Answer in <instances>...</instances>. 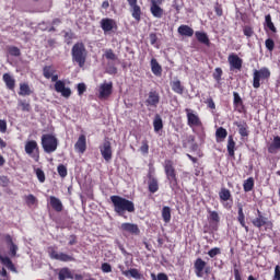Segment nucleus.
I'll return each instance as SVG.
<instances>
[{
    "label": "nucleus",
    "instance_id": "53",
    "mask_svg": "<svg viewBox=\"0 0 280 280\" xmlns=\"http://www.w3.org/2000/svg\"><path fill=\"white\" fill-rule=\"evenodd\" d=\"M213 78H214V80H217V82H220V80H222V68H215Z\"/></svg>",
    "mask_w": 280,
    "mask_h": 280
},
{
    "label": "nucleus",
    "instance_id": "26",
    "mask_svg": "<svg viewBox=\"0 0 280 280\" xmlns=\"http://www.w3.org/2000/svg\"><path fill=\"white\" fill-rule=\"evenodd\" d=\"M49 200H50V206L52 207V209L56 210L58 213H60V211H62V209H63L62 201H60L58 199V197H54V196H50Z\"/></svg>",
    "mask_w": 280,
    "mask_h": 280
},
{
    "label": "nucleus",
    "instance_id": "35",
    "mask_svg": "<svg viewBox=\"0 0 280 280\" xmlns=\"http://www.w3.org/2000/svg\"><path fill=\"white\" fill-rule=\"evenodd\" d=\"M153 128L154 132H159L160 130H163V119L160 115H155L153 120Z\"/></svg>",
    "mask_w": 280,
    "mask_h": 280
},
{
    "label": "nucleus",
    "instance_id": "20",
    "mask_svg": "<svg viewBox=\"0 0 280 280\" xmlns=\"http://www.w3.org/2000/svg\"><path fill=\"white\" fill-rule=\"evenodd\" d=\"M258 217L252 221V224L256 226V229H261L268 222V219L261 215V211L257 210Z\"/></svg>",
    "mask_w": 280,
    "mask_h": 280
},
{
    "label": "nucleus",
    "instance_id": "13",
    "mask_svg": "<svg viewBox=\"0 0 280 280\" xmlns=\"http://www.w3.org/2000/svg\"><path fill=\"white\" fill-rule=\"evenodd\" d=\"M159 102H161V96L159 95V92L156 91L149 92V96L145 101V105L151 108H156V106H159Z\"/></svg>",
    "mask_w": 280,
    "mask_h": 280
},
{
    "label": "nucleus",
    "instance_id": "56",
    "mask_svg": "<svg viewBox=\"0 0 280 280\" xmlns=\"http://www.w3.org/2000/svg\"><path fill=\"white\" fill-rule=\"evenodd\" d=\"M210 220H212V222H220V214L215 211H210Z\"/></svg>",
    "mask_w": 280,
    "mask_h": 280
},
{
    "label": "nucleus",
    "instance_id": "23",
    "mask_svg": "<svg viewBox=\"0 0 280 280\" xmlns=\"http://www.w3.org/2000/svg\"><path fill=\"white\" fill-rule=\"evenodd\" d=\"M177 32L178 34H180V36H188V37H191L194 36V28H191L189 25H180L178 28H177Z\"/></svg>",
    "mask_w": 280,
    "mask_h": 280
},
{
    "label": "nucleus",
    "instance_id": "5",
    "mask_svg": "<svg viewBox=\"0 0 280 280\" xmlns=\"http://www.w3.org/2000/svg\"><path fill=\"white\" fill-rule=\"evenodd\" d=\"M25 152L31 156V159H34L36 163H38L40 159V151L38 149V142L35 140H30L25 143Z\"/></svg>",
    "mask_w": 280,
    "mask_h": 280
},
{
    "label": "nucleus",
    "instance_id": "39",
    "mask_svg": "<svg viewBox=\"0 0 280 280\" xmlns=\"http://www.w3.org/2000/svg\"><path fill=\"white\" fill-rule=\"evenodd\" d=\"M219 198L223 202H226V200H231V190L222 188L221 191L219 192Z\"/></svg>",
    "mask_w": 280,
    "mask_h": 280
},
{
    "label": "nucleus",
    "instance_id": "6",
    "mask_svg": "<svg viewBox=\"0 0 280 280\" xmlns=\"http://www.w3.org/2000/svg\"><path fill=\"white\" fill-rule=\"evenodd\" d=\"M164 172L170 184L177 185L178 179L176 178V170L174 168V162H172V160H165Z\"/></svg>",
    "mask_w": 280,
    "mask_h": 280
},
{
    "label": "nucleus",
    "instance_id": "44",
    "mask_svg": "<svg viewBox=\"0 0 280 280\" xmlns=\"http://www.w3.org/2000/svg\"><path fill=\"white\" fill-rule=\"evenodd\" d=\"M104 58H106V60H112L113 62H115V60H117V55H115L113 49H106L104 52Z\"/></svg>",
    "mask_w": 280,
    "mask_h": 280
},
{
    "label": "nucleus",
    "instance_id": "22",
    "mask_svg": "<svg viewBox=\"0 0 280 280\" xmlns=\"http://www.w3.org/2000/svg\"><path fill=\"white\" fill-rule=\"evenodd\" d=\"M2 79L7 85V89H9L10 91H14V86L16 84V81L14 80V78L10 75V73H4Z\"/></svg>",
    "mask_w": 280,
    "mask_h": 280
},
{
    "label": "nucleus",
    "instance_id": "1",
    "mask_svg": "<svg viewBox=\"0 0 280 280\" xmlns=\"http://www.w3.org/2000/svg\"><path fill=\"white\" fill-rule=\"evenodd\" d=\"M110 201L114 205V211L119 215H124L126 211L135 213V202L117 195L112 196Z\"/></svg>",
    "mask_w": 280,
    "mask_h": 280
},
{
    "label": "nucleus",
    "instance_id": "51",
    "mask_svg": "<svg viewBox=\"0 0 280 280\" xmlns=\"http://www.w3.org/2000/svg\"><path fill=\"white\" fill-rule=\"evenodd\" d=\"M10 56H21V50L18 47H9L8 49Z\"/></svg>",
    "mask_w": 280,
    "mask_h": 280
},
{
    "label": "nucleus",
    "instance_id": "7",
    "mask_svg": "<svg viewBox=\"0 0 280 280\" xmlns=\"http://www.w3.org/2000/svg\"><path fill=\"white\" fill-rule=\"evenodd\" d=\"M186 117H187V125L189 128H202V121L198 114L194 112V109L186 108Z\"/></svg>",
    "mask_w": 280,
    "mask_h": 280
},
{
    "label": "nucleus",
    "instance_id": "58",
    "mask_svg": "<svg viewBox=\"0 0 280 280\" xmlns=\"http://www.w3.org/2000/svg\"><path fill=\"white\" fill-rule=\"evenodd\" d=\"M272 280H280V266L279 265H277L275 267Z\"/></svg>",
    "mask_w": 280,
    "mask_h": 280
},
{
    "label": "nucleus",
    "instance_id": "38",
    "mask_svg": "<svg viewBox=\"0 0 280 280\" xmlns=\"http://www.w3.org/2000/svg\"><path fill=\"white\" fill-rule=\"evenodd\" d=\"M19 95H22L23 97H25L26 95H32V90L30 89V85L27 83L20 84Z\"/></svg>",
    "mask_w": 280,
    "mask_h": 280
},
{
    "label": "nucleus",
    "instance_id": "48",
    "mask_svg": "<svg viewBox=\"0 0 280 280\" xmlns=\"http://www.w3.org/2000/svg\"><path fill=\"white\" fill-rule=\"evenodd\" d=\"M57 172H58L59 176H61V178H66V176H67V166H65L62 164L59 165L57 167Z\"/></svg>",
    "mask_w": 280,
    "mask_h": 280
},
{
    "label": "nucleus",
    "instance_id": "18",
    "mask_svg": "<svg viewBox=\"0 0 280 280\" xmlns=\"http://www.w3.org/2000/svg\"><path fill=\"white\" fill-rule=\"evenodd\" d=\"M207 266V262L202 260V258H197L195 261V273L196 277L202 278V272L205 271V268Z\"/></svg>",
    "mask_w": 280,
    "mask_h": 280
},
{
    "label": "nucleus",
    "instance_id": "62",
    "mask_svg": "<svg viewBox=\"0 0 280 280\" xmlns=\"http://www.w3.org/2000/svg\"><path fill=\"white\" fill-rule=\"evenodd\" d=\"M237 221L240 222L241 226H246V215L238 214Z\"/></svg>",
    "mask_w": 280,
    "mask_h": 280
},
{
    "label": "nucleus",
    "instance_id": "52",
    "mask_svg": "<svg viewBox=\"0 0 280 280\" xmlns=\"http://www.w3.org/2000/svg\"><path fill=\"white\" fill-rule=\"evenodd\" d=\"M243 34H244V36H247V38H250V36H253V34H254L253 27L245 26L243 28Z\"/></svg>",
    "mask_w": 280,
    "mask_h": 280
},
{
    "label": "nucleus",
    "instance_id": "42",
    "mask_svg": "<svg viewBox=\"0 0 280 280\" xmlns=\"http://www.w3.org/2000/svg\"><path fill=\"white\" fill-rule=\"evenodd\" d=\"M66 279H71V271L69 268H62L59 271V280H66Z\"/></svg>",
    "mask_w": 280,
    "mask_h": 280
},
{
    "label": "nucleus",
    "instance_id": "61",
    "mask_svg": "<svg viewBox=\"0 0 280 280\" xmlns=\"http://www.w3.org/2000/svg\"><path fill=\"white\" fill-rule=\"evenodd\" d=\"M8 130V122L5 120L0 119V132H7Z\"/></svg>",
    "mask_w": 280,
    "mask_h": 280
},
{
    "label": "nucleus",
    "instance_id": "17",
    "mask_svg": "<svg viewBox=\"0 0 280 280\" xmlns=\"http://www.w3.org/2000/svg\"><path fill=\"white\" fill-rule=\"evenodd\" d=\"M74 149L79 154H84L86 152V136L81 135L74 144Z\"/></svg>",
    "mask_w": 280,
    "mask_h": 280
},
{
    "label": "nucleus",
    "instance_id": "57",
    "mask_svg": "<svg viewBox=\"0 0 280 280\" xmlns=\"http://www.w3.org/2000/svg\"><path fill=\"white\" fill-rule=\"evenodd\" d=\"M77 89H78V94H79V95H83L84 92L86 91V84H84V83H79L78 86H77Z\"/></svg>",
    "mask_w": 280,
    "mask_h": 280
},
{
    "label": "nucleus",
    "instance_id": "37",
    "mask_svg": "<svg viewBox=\"0 0 280 280\" xmlns=\"http://www.w3.org/2000/svg\"><path fill=\"white\" fill-rule=\"evenodd\" d=\"M255 187V179L253 177H248L244 184H243V189L244 191L248 192V191H253Z\"/></svg>",
    "mask_w": 280,
    "mask_h": 280
},
{
    "label": "nucleus",
    "instance_id": "41",
    "mask_svg": "<svg viewBox=\"0 0 280 280\" xmlns=\"http://www.w3.org/2000/svg\"><path fill=\"white\" fill-rule=\"evenodd\" d=\"M54 73H56V69H54V67H51V66L44 67V69H43L44 78L49 80L51 78V75H54Z\"/></svg>",
    "mask_w": 280,
    "mask_h": 280
},
{
    "label": "nucleus",
    "instance_id": "34",
    "mask_svg": "<svg viewBox=\"0 0 280 280\" xmlns=\"http://www.w3.org/2000/svg\"><path fill=\"white\" fill-rule=\"evenodd\" d=\"M149 191L151 194H156V191H159V180L154 177H150L149 179Z\"/></svg>",
    "mask_w": 280,
    "mask_h": 280
},
{
    "label": "nucleus",
    "instance_id": "15",
    "mask_svg": "<svg viewBox=\"0 0 280 280\" xmlns=\"http://www.w3.org/2000/svg\"><path fill=\"white\" fill-rule=\"evenodd\" d=\"M119 229L122 233H130L131 235H139L141 233L139 225L135 223H122Z\"/></svg>",
    "mask_w": 280,
    "mask_h": 280
},
{
    "label": "nucleus",
    "instance_id": "12",
    "mask_svg": "<svg viewBox=\"0 0 280 280\" xmlns=\"http://www.w3.org/2000/svg\"><path fill=\"white\" fill-rule=\"evenodd\" d=\"M100 152L105 161H110L113 159V149L110 147V141H105L100 147Z\"/></svg>",
    "mask_w": 280,
    "mask_h": 280
},
{
    "label": "nucleus",
    "instance_id": "47",
    "mask_svg": "<svg viewBox=\"0 0 280 280\" xmlns=\"http://www.w3.org/2000/svg\"><path fill=\"white\" fill-rule=\"evenodd\" d=\"M151 279L152 280H170V278L164 272L158 273V276L154 273H151Z\"/></svg>",
    "mask_w": 280,
    "mask_h": 280
},
{
    "label": "nucleus",
    "instance_id": "59",
    "mask_svg": "<svg viewBox=\"0 0 280 280\" xmlns=\"http://www.w3.org/2000/svg\"><path fill=\"white\" fill-rule=\"evenodd\" d=\"M199 137V141L195 142L196 148H198V145H202V143H205V131L198 133Z\"/></svg>",
    "mask_w": 280,
    "mask_h": 280
},
{
    "label": "nucleus",
    "instance_id": "27",
    "mask_svg": "<svg viewBox=\"0 0 280 280\" xmlns=\"http://www.w3.org/2000/svg\"><path fill=\"white\" fill-rule=\"evenodd\" d=\"M172 86V91H174V93H177L178 95H183V93H185V86H183V84L180 83V80H175L171 83Z\"/></svg>",
    "mask_w": 280,
    "mask_h": 280
},
{
    "label": "nucleus",
    "instance_id": "33",
    "mask_svg": "<svg viewBox=\"0 0 280 280\" xmlns=\"http://www.w3.org/2000/svg\"><path fill=\"white\" fill-rule=\"evenodd\" d=\"M228 153L230 156H235V140H233V136L228 138Z\"/></svg>",
    "mask_w": 280,
    "mask_h": 280
},
{
    "label": "nucleus",
    "instance_id": "3",
    "mask_svg": "<svg viewBox=\"0 0 280 280\" xmlns=\"http://www.w3.org/2000/svg\"><path fill=\"white\" fill-rule=\"evenodd\" d=\"M42 148L46 154H51L58 150V138L51 133L42 136Z\"/></svg>",
    "mask_w": 280,
    "mask_h": 280
},
{
    "label": "nucleus",
    "instance_id": "21",
    "mask_svg": "<svg viewBox=\"0 0 280 280\" xmlns=\"http://www.w3.org/2000/svg\"><path fill=\"white\" fill-rule=\"evenodd\" d=\"M280 150V137L276 136L272 143L268 147L269 154H277Z\"/></svg>",
    "mask_w": 280,
    "mask_h": 280
},
{
    "label": "nucleus",
    "instance_id": "64",
    "mask_svg": "<svg viewBox=\"0 0 280 280\" xmlns=\"http://www.w3.org/2000/svg\"><path fill=\"white\" fill-rule=\"evenodd\" d=\"M214 12H215L217 16H222V14H223L222 7L220 4H215Z\"/></svg>",
    "mask_w": 280,
    "mask_h": 280
},
{
    "label": "nucleus",
    "instance_id": "49",
    "mask_svg": "<svg viewBox=\"0 0 280 280\" xmlns=\"http://www.w3.org/2000/svg\"><path fill=\"white\" fill-rule=\"evenodd\" d=\"M101 270L102 272H105V273L113 272V267L108 262H103L101 266Z\"/></svg>",
    "mask_w": 280,
    "mask_h": 280
},
{
    "label": "nucleus",
    "instance_id": "63",
    "mask_svg": "<svg viewBox=\"0 0 280 280\" xmlns=\"http://www.w3.org/2000/svg\"><path fill=\"white\" fill-rule=\"evenodd\" d=\"M149 38H150L151 45H156V40H159V37H156V34L151 33V34L149 35Z\"/></svg>",
    "mask_w": 280,
    "mask_h": 280
},
{
    "label": "nucleus",
    "instance_id": "55",
    "mask_svg": "<svg viewBox=\"0 0 280 280\" xmlns=\"http://www.w3.org/2000/svg\"><path fill=\"white\" fill-rule=\"evenodd\" d=\"M234 105L240 106L242 104V97L237 92H233Z\"/></svg>",
    "mask_w": 280,
    "mask_h": 280
},
{
    "label": "nucleus",
    "instance_id": "4",
    "mask_svg": "<svg viewBox=\"0 0 280 280\" xmlns=\"http://www.w3.org/2000/svg\"><path fill=\"white\" fill-rule=\"evenodd\" d=\"M270 79V69L262 67L259 70H254L253 74V86L254 89H259L264 80Z\"/></svg>",
    "mask_w": 280,
    "mask_h": 280
},
{
    "label": "nucleus",
    "instance_id": "29",
    "mask_svg": "<svg viewBox=\"0 0 280 280\" xmlns=\"http://www.w3.org/2000/svg\"><path fill=\"white\" fill-rule=\"evenodd\" d=\"M151 71L154 75H161L163 72V68H161V65H159V61L156 59H151Z\"/></svg>",
    "mask_w": 280,
    "mask_h": 280
},
{
    "label": "nucleus",
    "instance_id": "14",
    "mask_svg": "<svg viewBox=\"0 0 280 280\" xmlns=\"http://www.w3.org/2000/svg\"><path fill=\"white\" fill-rule=\"evenodd\" d=\"M101 27L105 34H108V32H113V30H117V22L113 19H103L101 20Z\"/></svg>",
    "mask_w": 280,
    "mask_h": 280
},
{
    "label": "nucleus",
    "instance_id": "25",
    "mask_svg": "<svg viewBox=\"0 0 280 280\" xmlns=\"http://www.w3.org/2000/svg\"><path fill=\"white\" fill-rule=\"evenodd\" d=\"M195 36H196L197 40L199 43H201L202 45H207V47H209V45H211V42L209 40V36L207 35V33L196 32Z\"/></svg>",
    "mask_w": 280,
    "mask_h": 280
},
{
    "label": "nucleus",
    "instance_id": "54",
    "mask_svg": "<svg viewBox=\"0 0 280 280\" xmlns=\"http://www.w3.org/2000/svg\"><path fill=\"white\" fill-rule=\"evenodd\" d=\"M221 250L220 247H214L208 252L209 257L213 258L218 255H220Z\"/></svg>",
    "mask_w": 280,
    "mask_h": 280
},
{
    "label": "nucleus",
    "instance_id": "9",
    "mask_svg": "<svg viewBox=\"0 0 280 280\" xmlns=\"http://www.w3.org/2000/svg\"><path fill=\"white\" fill-rule=\"evenodd\" d=\"M113 93V82H104L98 86V97L100 100H106L110 97Z\"/></svg>",
    "mask_w": 280,
    "mask_h": 280
},
{
    "label": "nucleus",
    "instance_id": "24",
    "mask_svg": "<svg viewBox=\"0 0 280 280\" xmlns=\"http://www.w3.org/2000/svg\"><path fill=\"white\" fill-rule=\"evenodd\" d=\"M0 261L1 264H3V266H5V268L11 270V272H16V267H14V264L12 262L10 257L0 255Z\"/></svg>",
    "mask_w": 280,
    "mask_h": 280
},
{
    "label": "nucleus",
    "instance_id": "60",
    "mask_svg": "<svg viewBox=\"0 0 280 280\" xmlns=\"http://www.w3.org/2000/svg\"><path fill=\"white\" fill-rule=\"evenodd\" d=\"M149 150H150V147L148 145V142H145V141L142 142V145L140 148V152H142V154H148Z\"/></svg>",
    "mask_w": 280,
    "mask_h": 280
},
{
    "label": "nucleus",
    "instance_id": "2",
    "mask_svg": "<svg viewBox=\"0 0 280 280\" xmlns=\"http://www.w3.org/2000/svg\"><path fill=\"white\" fill-rule=\"evenodd\" d=\"M72 62H77L79 67H84L86 63V47L84 43L80 42L73 45L72 50Z\"/></svg>",
    "mask_w": 280,
    "mask_h": 280
},
{
    "label": "nucleus",
    "instance_id": "28",
    "mask_svg": "<svg viewBox=\"0 0 280 280\" xmlns=\"http://www.w3.org/2000/svg\"><path fill=\"white\" fill-rule=\"evenodd\" d=\"M151 14H153L155 19H161L163 16V10L154 1L151 4Z\"/></svg>",
    "mask_w": 280,
    "mask_h": 280
},
{
    "label": "nucleus",
    "instance_id": "10",
    "mask_svg": "<svg viewBox=\"0 0 280 280\" xmlns=\"http://www.w3.org/2000/svg\"><path fill=\"white\" fill-rule=\"evenodd\" d=\"M50 259H56L57 261H73V257L66 253H58L54 248H49Z\"/></svg>",
    "mask_w": 280,
    "mask_h": 280
},
{
    "label": "nucleus",
    "instance_id": "19",
    "mask_svg": "<svg viewBox=\"0 0 280 280\" xmlns=\"http://www.w3.org/2000/svg\"><path fill=\"white\" fill-rule=\"evenodd\" d=\"M4 240L9 246V250L11 253V257H16V253L19 250V246L14 244V241L12 240V236L10 234H7L4 236Z\"/></svg>",
    "mask_w": 280,
    "mask_h": 280
},
{
    "label": "nucleus",
    "instance_id": "32",
    "mask_svg": "<svg viewBox=\"0 0 280 280\" xmlns=\"http://www.w3.org/2000/svg\"><path fill=\"white\" fill-rule=\"evenodd\" d=\"M122 275L128 278L131 277V279H141V273L139 272L138 269H135V268L129 269L127 271H122Z\"/></svg>",
    "mask_w": 280,
    "mask_h": 280
},
{
    "label": "nucleus",
    "instance_id": "8",
    "mask_svg": "<svg viewBox=\"0 0 280 280\" xmlns=\"http://www.w3.org/2000/svg\"><path fill=\"white\" fill-rule=\"evenodd\" d=\"M228 62L230 65V70L231 71H242V65H244V60L240 58V56L235 54H230L228 57Z\"/></svg>",
    "mask_w": 280,
    "mask_h": 280
},
{
    "label": "nucleus",
    "instance_id": "36",
    "mask_svg": "<svg viewBox=\"0 0 280 280\" xmlns=\"http://www.w3.org/2000/svg\"><path fill=\"white\" fill-rule=\"evenodd\" d=\"M162 218L164 222L168 223L172 220V208L164 206L162 209Z\"/></svg>",
    "mask_w": 280,
    "mask_h": 280
},
{
    "label": "nucleus",
    "instance_id": "40",
    "mask_svg": "<svg viewBox=\"0 0 280 280\" xmlns=\"http://www.w3.org/2000/svg\"><path fill=\"white\" fill-rule=\"evenodd\" d=\"M265 25L270 30V32H277V27H275V23H272V16H270V14L265 16Z\"/></svg>",
    "mask_w": 280,
    "mask_h": 280
},
{
    "label": "nucleus",
    "instance_id": "50",
    "mask_svg": "<svg viewBox=\"0 0 280 280\" xmlns=\"http://www.w3.org/2000/svg\"><path fill=\"white\" fill-rule=\"evenodd\" d=\"M265 47L268 49V51H272L275 49V40L271 38L266 39Z\"/></svg>",
    "mask_w": 280,
    "mask_h": 280
},
{
    "label": "nucleus",
    "instance_id": "46",
    "mask_svg": "<svg viewBox=\"0 0 280 280\" xmlns=\"http://www.w3.org/2000/svg\"><path fill=\"white\" fill-rule=\"evenodd\" d=\"M34 172H35L39 183H45V172L40 168H34Z\"/></svg>",
    "mask_w": 280,
    "mask_h": 280
},
{
    "label": "nucleus",
    "instance_id": "11",
    "mask_svg": "<svg viewBox=\"0 0 280 280\" xmlns=\"http://www.w3.org/2000/svg\"><path fill=\"white\" fill-rule=\"evenodd\" d=\"M55 91L56 93H60L61 97H66L67 100L68 97H71V89L66 88L65 81L62 80H59L55 83Z\"/></svg>",
    "mask_w": 280,
    "mask_h": 280
},
{
    "label": "nucleus",
    "instance_id": "45",
    "mask_svg": "<svg viewBox=\"0 0 280 280\" xmlns=\"http://www.w3.org/2000/svg\"><path fill=\"white\" fill-rule=\"evenodd\" d=\"M25 202L28 207H34V205H36L37 200L34 195H28V196H25Z\"/></svg>",
    "mask_w": 280,
    "mask_h": 280
},
{
    "label": "nucleus",
    "instance_id": "31",
    "mask_svg": "<svg viewBox=\"0 0 280 280\" xmlns=\"http://www.w3.org/2000/svg\"><path fill=\"white\" fill-rule=\"evenodd\" d=\"M228 135H229V131H226V129H224L223 127L218 128L215 131L218 143H220V141L225 140Z\"/></svg>",
    "mask_w": 280,
    "mask_h": 280
},
{
    "label": "nucleus",
    "instance_id": "16",
    "mask_svg": "<svg viewBox=\"0 0 280 280\" xmlns=\"http://www.w3.org/2000/svg\"><path fill=\"white\" fill-rule=\"evenodd\" d=\"M131 8V16L135 21H141V7L137 4V0H127Z\"/></svg>",
    "mask_w": 280,
    "mask_h": 280
},
{
    "label": "nucleus",
    "instance_id": "30",
    "mask_svg": "<svg viewBox=\"0 0 280 280\" xmlns=\"http://www.w3.org/2000/svg\"><path fill=\"white\" fill-rule=\"evenodd\" d=\"M238 128L241 137H248V125L246 122H234Z\"/></svg>",
    "mask_w": 280,
    "mask_h": 280
},
{
    "label": "nucleus",
    "instance_id": "43",
    "mask_svg": "<svg viewBox=\"0 0 280 280\" xmlns=\"http://www.w3.org/2000/svg\"><path fill=\"white\" fill-rule=\"evenodd\" d=\"M18 106L23 110L24 113H30L32 110V107L28 102L26 101H19Z\"/></svg>",
    "mask_w": 280,
    "mask_h": 280
}]
</instances>
